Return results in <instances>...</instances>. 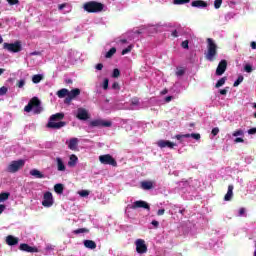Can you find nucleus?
<instances>
[{
	"instance_id": "obj_1",
	"label": "nucleus",
	"mask_w": 256,
	"mask_h": 256,
	"mask_svg": "<svg viewBox=\"0 0 256 256\" xmlns=\"http://www.w3.org/2000/svg\"><path fill=\"white\" fill-rule=\"evenodd\" d=\"M206 43H207V50L204 53L205 59L206 61H210V63H213V61L217 59V55H218L217 43H215V40H213L212 38H207Z\"/></svg>"
},
{
	"instance_id": "obj_2",
	"label": "nucleus",
	"mask_w": 256,
	"mask_h": 256,
	"mask_svg": "<svg viewBox=\"0 0 256 256\" xmlns=\"http://www.w3.org/2000/svg\"><path fill=\"white\" fill-rule=\"evenodd\" d=\"M65 114L64 113H56L52 116H50V120L47 124L48 129H61L62 127H65L67 125V122L61 121V119H64ZM60 121V122H55Z\"/></svg>"
},
{
	"instance_id": "obj_3",
	"label": "nucleus",
	"mask_w": 256,
	"mask_h": 256,
	"mask_svg": "<svg viewBox=\"0 0 256 256\" xmlns=\"http://www.w3.org/2000/svg\"><path fill=\"white\" fill-rule=\"evenodd\" d=\"M24 111L26 113H31V111H34L36 115H39L43 111V107H41V100L37 97H33L28 105L24 107Z\"/></svg>"
},
{
	"instance_id": "obj_4",
	"label": "nucleus",
	"mask_w": 256,
	"mask_h": 256,
	"mask_svg": "<svg viewBox=\"0 0 256 256\" xmlns=\"http://www.w3.org/2000/svg\"><path fill=\"white\" fill-rule=\"evenodd\" d=\"M105 9V5L101 2L90 1L84 4V11L87 13H101Z\"/></svg>"
},
{
	"instance_id": "obj_5",
	"label": "nucleus",
	"mask_w": 256,
	"mask_h": 256,
	"mask_svg": "<svg viewBox=\"0 0 256 256\" xmlns=\"http://www.w3.org/2000/svg\"><path fill=\"white\" fill-rule=\"evenodd\" d=\"M22 167H25V160L20 159V160H14L12 161L8 167H7V172L8 173H17L19 169H22Z\"/></svg>"
},
{
	"instance_id": "obj_6",
	"label": "nucleus",
	"mask_w": 256,
	"mask_h": 256,
	"mask_svg": "<svg viewBox=\"0 0 256 256\" xmlns=\"http://www.w3.org/2000/svg\"><path fill=\"white\" fill-rule=\"evenodd\" d=\"M3 49H6V51H9L10 53H19L21 52V42L16 41L15 43H7L5 42L3 44Z\"/></svg>"
},
{
	"instance_id": "obj_7",
	"label": "nucleus",
	"mask_w": 256,
	"mask_h": 256,
	"mask_svg": "<svg viewBox=\"0 0 256 256\" xmlns=\"http://www.w3.org/2000/svg\"><path fill=\"white\" fill-rule=\"evenodd\" d=\"M99 161L102 165H111L112 167H117V160L113 158L110 154H104L99 156Z\"/></svg>"
},
{
	"instance_id": "obj_8",
	"label": "nucleus",
	"mask_w": 256,
	"mask_h": 256,
	"mask_svg": "<svg viewBox=\"0 0 256 256\" xmlns=\"http://www.w3.org/2000/svg\"><path fill=\"white\" fill-rule=\"evenodd\" d=\"M81 95V90L79 88L72 89L71 91L68 90V97L64 99V103L66 105H69L75 97H79Z\"/></svg>"
},
{
	"instance_id": "obj_9",
	"label": "nucleus",
	"mask_w": 256,
	"mask_h": 256,
	"mask_svg": "<svg viewBox=\"0 0 256 256\" xmlns=\"http://www.w3.org/2000/svg\"><path fill=\"white\" fill-rule=\"evenodd\" d=\"M135 245L137 253H139L140 255L147 253V244H145V240L137 239Z\"/></svg>"
},
{
	"instance_id": "obj_10",
	"label": "nucleus",
	"mask_w": 256,
	"mask_h": 256,
	"mask_svg": "<svg viewBox=\"0 0 256 256\" xmlns=\"http://www.w3.org/2000/svg\"><path fill=\"white\" fill-rule=\"evenodd\" d=\"M132 209H146L147 211H151V206L149 203L143 200H137L132 204Z\"/></svg>"
},
{
	"instance_id": "obj_11",
	"label": "nucleus",
	"mask_w": 256,
	"mask_h": 256,
	"mask_svg": "<svg viewBox=\"0 0 256 256\" xmlns=\"http://www.w3.org/2000/svg\"><path fill=\"white\" fill-rule=\"evenodd\" d=\"M43 207H52L53 206V194L51 192H45L43 201Z\"/></svg>"
},
{
	"instance_id": "obj_12",
	"label": "nucleus",
	"mask_w": 256,
	"mask_h": 256,
	"mask_svg": "<svg viewBox=\"0 0 256 256\" xmlns=\"http://www.w3.org/2000/svg\"><path fill=\"white\" fill-rule=\"evenodd\" d=\"M113 125L111 121H105L101 119L93 120L90 122L91 127H111Z\"/></svg>"
},
{
	"instance_id": "obj_13",
	"label": "nucleus",
	"mask_w": 256,
	"mask_h": 256,
	"mask_svg": "<svg viewBox=\"0 0 256 256\" xmlns=\"http://www.w3.org/2000/svg\"><path fill=\"white\" fill-rule=\"evenodd\" d=\"M227 71V60H221L216 68L217 77H221Z\"/></svg>"
},
{
	"instance_id": "obj_14",
	"label": "nucleus",
	"mask_w": 256,
	"mask_h": 256,
	"mask_svg": "<svg viewBox=\"0 0 256 256\" xmlns=\"http://www.w3.org/2000/svg\"><path fill=\"white\" fill-rule=\"evenodd\" d=\"M77 119L80 121H87L89 119V112L85 108H78L77 109V114H76Z\"/></svg>"
},
{
	"instance_id": "obj_15",
	"label": "nucleus",
	"mask_w": 256,
	"mask_h": 256,
	"mask_svg": "<svg viewBox=\"0 0 256 256\" xmlns=\"http://www.w3.org/2000/svg\"><path fill=\"white\" fill-rule=\"evenodd\" d=\"M20 251H25L26 253H39L38 247L29 246L27 243H22L19 246Z\"/></svg>"
},
{
	"instance_id": "obj_16",
	"label": "nucleus",
	"mask_w": 256,
	"mask_h": 256,
	"mask_svg": "<svg viewBox=\"0 0 256 256\" xmlns=\"http://www.w3.org/2000/svg\"><path fill=\"white\" fill-rule=\"evenodd\" d=\"M157 145L160 147V149H165V147H168L169 149H173V147H175V143L169 140H159L157 142Z\"/></svg>"
},
{
	"instance_id": "obj_17",
	"label": "nucleus",
	"mask_w": 256,
	"mask_h": 256,
	"mask_svg": "<svg viewBox=\"0 0 256 256\" xmlns=\"http://www.w3.org/2000/svg\"><path fill=\"white\" fill-rule=\"evenodd\" d=\"M79 145L78 138H71L68 143V149L71 151H77V146Z\"/></svg>"
},
{
	"instance_id": "obj_18",
	"label": "nucleus",
	"mask_w": 256,
	"mask_h": 256,
	"mask_svg": "<svg viewBox=\"0 0 256 256\" xmlns=\"http://www.w3.org/2000/svg\"><path fill=\"white\" fill-rule=\"evenodd\" d=\"M6 243L13 247V245H17L19 243V238L9 235L6 237Z\"/></svg>"
},
{
	"instance_id": "obj_19",
	"label": "nucleus",
	"mask_w": 256,
	"mask_h": 256,
	"mask_svg": "<svg viewBox=\"0 0 256 256\" xmlns=\"http://www.w3.org/2000/svg\"><path fill=\"white\" fill-rule=\"evenodd\" d=\"M56 165H57L58 171H65L67 169L61 157L56 158Z\"/></svg>"
},
{
	"instance_id": "obj_20",
	"label": "nucleus",
	"mask_w": 256,
	"mask_h": 256,
	"mask_svg": "<svg viewBox=\"0 0 256 256\" xmlns=\"http://www.w3.org/2000/svg\"><path fill=\"white\" fill-rule=\"evenodd\" d=\"M233 185L228 186V191L224 196V201H231L233 199Z\"/></svg>"
},
{
	"instance_id": "obj_21",
	"label": "nucleus",
	"mask_w": 256,
	"mask_h": 256,
	"mask_svg": "<svg viewBox=\"0 0 256 256\" xmlns=\"http://www.w3.org/2000/svg\"><path fill=\"white\" fill-rule=\"evenodd\" d=\"M140 187L141 189H144V191H149L153 189V183L151 181H142Z\"/></svg>"
},
{
	"instance_id": "obj_22",
	"label": "nucleus",
	"mask_w": 256,
	"mask_h": 256,
	"mask_svg": "<svg viewBox=\"0 0 256 256\" xmlns=\"http://www.w3.org/2000/svg\"><path fill=\"white\" fill-rule=\"evenodd\" d=\"M78 161H79V158L77 157V155L75 154L70 155L69 161H68V167H75Z\"/></svg>"
},
{
	"instance_id": "obj_23",
	"label": "nucleus",
	"mask_w": 256,
	"mask_h": 256,
	"mask_svg": "<svg viewBox=\"0 0 256 256\" xmlns=\"http://www.w3.org/2000/svg\"><path fill=\"white\" fill-rule=\"evenodd\" d=\"M56 95L59 99H64V97H69V90L67 88H62L57 91Z\"/></svg>"
},
{
	"instance_id": "obj_24",
	"label": "nucleus",
	"mask_w": 256,
	"mask_h": 256,
	"mask_svg": "<svg viewBox=\"0 0 256 256\" xmlns=\"http://www.w3.org/2000/svg\"><path fill=\"white\" fill-rule=\"evenodd\" d=\"M30 175H32V177H35L36 179H45V174H42L41 171L37 169L30 170Z\"/></svg>"
},
{
	"instance_id": "obj_25",
	"label": "nucleus",
	"mask_w": 256,
	"mask_h": 256,
	"mask_svg": "<svg viewBox=\"0 0 256 256\" xmlns=\"http://www.w3.org/2000/svg\"><path fill=\"white\" fill-rule=\"evenodd\" d=\"M84 246L87 249H97V243H95V241H93V240H85Z\"/></svg>"
},
{
	"instance_id": "obj_26",
	"label": "nucleus",
	"mask_w": 256,
	"mask_h": 256,
	"mask_svg": "<svg viewBox=\"0 0 256 256\" xmlns=\"http://www.w3.org/2000/svg\"><path fill=\"white\" fill-rule=\"evenodd\" d=\"M192 7H207V2L203 1V0H196V1H193L191 3Z\"/></svg>"
},
{
	"instance_id": "obj_27",
	"label": "nucleus",
	"mask_w": 256,
	"mask_h": 256,
	"mask_svg": "<svg viewBox=\"0 0 256 256\" xmlns=\"http://www.w3.org/2000/svg\"><path fill=\"white\" fill-rule=\"evenodd\" d=\"M63 189H64V186H63V184H61V183L55 184V186H54V191H55V193H57L58 195H62Z\"/></svg>"
},
{
	"instance_id": "obj_28",
	"label": "nucleus",
	"mask_w": 256,
	"mask_h": 256,
	"mask_svg": "<svg viewBox=\"0 0 256 256\" xmlns=\"http://www.w3.org/2000/svg\"><path fill=\"white\" fill-rule=\"evenodd\" d=\"M226 81H227V76L220 78L217 81V83L215 84L216 89H219V87H223V85H225Z\"/></svg>"
},
{
	"instance_id": "obj_29",
	"label": "nucleus",
	"mask_w": 256,
	"mask_h": 256,
	"mask_svg": "<svg viewBox=\"0 0 256 256\" xmlns=\"http://www.w3.org/2000/svg\"><path fill=\"white\" fill-rule=\"evenodd\" d=\"M117 53V48L112 47L105 55L106 59H111V57H113V55Z\"/></svg>"
},
{
	"instance_id": "obj_30",
	"label": "nucleus",
	"mask_w": 256,
	"mask_h": 256,
	"mask_svg": "<svg viewBox=\"0 0 256 256\" xmlns=\"http://www.w3.org/2000/svg\"><path fill=\"white\" fill-rule=\"evenodd\" d=\"M233 137H245V132L242 129H238L232 133Z\"/></svg>"
},
{
	"instance_id": "obj_31",
	"label": "nucleus",
	"mask_w": 256,
	"mask_h": 256,
	"mask_svg": "<svg viewBox=\"0 0 256 256\" xmlns=\"http://www.w3.org/2000/svg\"><path fill=\"white\" fill-rule=\"evenodd\" d=\"M10 193L8 192H3L0 194V203L3 202V201H7V199H9L10 197Z\"/></svg>"
},
{
	"instance_id": "obj_32",
	"label": "nucleus",
	"mask_w": 256,
	"mask_h": 256,
	"mask_svg": "<svg viewBox=\"0 0 256 256\" xmlns=\"http://www.w3.org/2000/svg\"><path fill=\"white\" fill-rule=\"evenodd\" d=\"M43 79V76L41 74H36L32 77L33 83H41V80Z\"/></svg>"
},
{
	"instance_id": "obj_33",
	"label": "nucleus",
	"mask_w": 256,
	"mask_h": 256,
	"mask_svg": "<svg viewBox=\"0 0 256 256\" xmlns=\"http://www.w3.org/2000/svg\"><path fill=\"white\" fill-rule=\"evenodd\" d=\"M74 235H79L81 233H89V229L87 228H79L73 231Z\"/></svg>"
},
{
	"instance_id": "obj_34",
	"label": "nucleus",
	"mask_w": 256,
	"mask_h": 256,
	"mask_svg": "<svg viewBox=\"0 0 256 256\" xmlns=\"http://www.w3.org/2000/svg\"><path fill=\"white\" fill-rule=\"evenodd\" d=\"M243 75L238 76L237 80L234 82L233 87H239V85H241V83H243Z\"/></svg>"
},
{
	"instance_id": "obj_35",
	"label": "nucleus",
	"mask_w": 256,
	"mask_h": 256,
	"mask_svg": "<svg viewBox=\"0 0 256 256\" xmlns=\"http://www.w3.org/2000/svg\"><path fill=\"white\" fill-rule=\"evenodd\" d=\"M174 5H185L191 3V0H173Z\"/></svg>"
},
{
	"instance_id": "obj_36",
	"label": "nucleus",
	"mask_w": 256,
	"mask_h": 256,
	"mask_svg": "<svg viewBox=\"0 0 256 256\" xmlns=\"http://www.w3.org/2000/svg\"><path fill=\"white\" fill-rule=\"evenodd\" d=\"M132 50H133V45H129L127 48L122 50L121 54L127 55V53H131Z\"/></svg>"
},
{
	"instance_id": "obj_37",
	"label": "nucleus",
	"mask_w": 256,
	"mask_h": 256,
	"mask_svg": "<svg viewBox=\"0 0 256 256\" xmlns=\"http://www.w3.org/2000/svg\"><path fill=\"white\" fill-rule=\"evenodd\" d=\"M221 5H223V0H215L214 1L215 9H221Z\"/></svg>"
},
{
	"instance_id": "obj_38",
	"label": "nucleus",
	"mask_w": 256,
	"mask_h": 256,
	"mask_svg": "<svg viewBox=\"0 0 256 256\" xmlns=\"http://www.w3.org/2000/svg\"><path fill=\"white\" fill-rule=\"evenodd\" d=\"M244 71H246V73H253V66L246 64L244 66Z\"/></svg>"
},
{
	"instance_id": "obj_39",
	"label": "nucleus",
	"mask_w": 256,
	"mask_h": 256,
	"mask_svg": "<svg viewBox=\"0 0 256 256\" xmlns=\"http://www.w3.org/2000/svg\"><path fill=\"white\" fill-rule=\"evenodd\" d=\"M120 75H121V71H119V69L115 68L113 70L112 77H114V79H117V77H119Z\"/></svg>"
},
{
	"instance_id": "obj_40",
	"label": "nucleus",
	"mask_w": 256,
	"mask_h": 256,
	"mask_svg": "<svg viewBox=\"0 0 256 256\" xmlns=\"http://www.w3.org/2000/svg\"><path fill=\"white\" fill-rule=\"evenodd\" d=\"M103 89L105 90V91H107L108 89H109V79L108 78H105L104 79V82H103Z\"/></svg>"
},
{
	"instance_id": "obj_41",
	"label": "nucleus",
	"mask_w": 256,
	"mask_h": 256,
	"mask_svg": "<svg viewBox=\"0 0 256 256\" xmlns=\"http://www.w3.org/2000/svg\"><path fill=\"white\" fill-rule=\"evenodd\" d=\"M80 197H89V191L88 190H81L79 192Z\"/></svg>"
},
{
	"instance_id": "obj_42",
	"label": "nucleus",
	"mask_w": 256,
	"mask_h": 256,
	"mask_svg": "<svg viewBox=\"0 0 256 256\" xmlns=\"http://www.w3.org/2000/svg\"><path fill=\"white\" fill-rule=\"evenodd\" d=\"M16 86L19 88V89H23V87H25V80H20L18 81V83L16 84Z\"/></svg>"
},
{
	"instance_id": "obj_43",
	"label": "nucleus",
	"mask_w": 256,
	"mask_h": 256,
	"mask_svg": "<svg viewBox=\"0 0 256 256\" xmlns=\"http://www.w3.org/2000/svg\"><path fill=\"white\" fill-rule=\"evenodd\" d=\"M211 134L213 135V137H217V135H219V127L213 128Z\"/></svg>"
},
{
	"instance_id": "obj_44",
	"label": "nucleus",
	"mask_w": 256,
	"mask_h": 256,
	"mask_svg": "<svg viewBox=\"0 0 256 256\" xmlns=\"http://www.w3.org/2000/svg\"><path fill=\"white\" fill-rule=\"evenodd\" d=\"M191 137H192V139H195L196 141H199V139H201V134H199V133H192Z\"/></svg>"
},
{
	"instance_id": "obj_45",
	"label": "nucleus",
	"mask_w": 256,
	"mask_h": 256,
	"mask_svg": "<svg viewBox=\"0 0 256 256\" xmlns=\"http://www.w3.org/2000/svg\"><path fill=\"white\" fill-rule=\"evenodd\" d=\"M183 49H189V40H185L181 43Z\"/></svg>"
},
{
	"instance_id": "obj_46",
	"label": "nucleus",
	"mask_w": 256,
	"mask_h": 256,
	"mask_svg": "<svg viewBox=\"0 0 256 256\" xmlns=\"http://www.w3.org/2000/svg\"><path fill=\"white\" fill-rule=\"evenodd\" d=\"M176 75H177V77H183V75H185V70L184 69H178L176 71Z\"/></svg>"
},
{
	"instance_id": "obj_47",
	"label": "nucleus",
	"mask_w": 256,
	"mask_h": 256,
	"mask_svg": "<svg viewBox=\"0 0 256 256\" xmlns=\"http://www.w3.org/2000/svg\"><path fill=\"white\" fill-rule=\"evenodd\" d=\"M7 94V87L3 86L0 88V96Z\"/></svg>"
},
{
	"instance_id": "obj_48",
	"label": "nucleus",
	"mask_w": 256,
	"mask_h": 256,
	"mask_svg": "<svg viewBox=\"0 0 256 256\" xmlns=\"http://www.w3.org/2000/svg\"><path fill=\"white\" fill-rule=\"evenodd\" d=\"M182 137H185L186 139H189L191 137V134H185V135H176V139L181 140Z\"/></svg>"
},
{
	"instance_id": "obj_49",
	"label": "nucleus",
	"mask_w": 256,
	"mask_h": 256,
	"mask_svg": "<svg viewBox=\"0 0 256 256\" xmlns=\"http://www.w3.org/2000/svg\"><path fill=\"white\" fill-rule=\"evenodd\" d=\"M131 105H139V98H137V97L132 98Z\"/></svg>"
},
{
	"instance_id": "obj_50",
	"label": "nucleus",
	"mask_w": 256,
	"mask_h": 256,
	"mask_svg": "<svg viewBox=\"0 0 256 256\" xmlns=\"http://www.w3.org/2000/svg\"><path fill=\"white\" fill-rule=\"evenodd\" d=\"M234 143H245V140L241 137H237L234 139Z\"/></svg>"
},
{
	"instance_id": "obj_51",
	"label": "nucleus",
	"mask_w": 256,
	"mask_h": 256,
	"mask_svg": "<svg viewBox=\"0 0 256 256\" xmlns=\"http://www.w3.org/2000/svg\"><path fill=\"white\" fill-rule=\"evenodd\" d=\"M9 5H19V0H7Z\"/></svg>"
},
{
	"instance_id": "obj_52",
	"label": "nucleus",
	"mask_w": 256,
	"mask_h": 256,
	"mask_svg": "<svg viewBox=\"0 0 256 256\" xmlns=\"http://www.w3.org/2000/svg\"><path fill=\"white\" fill-rule=\"evenodd\" d=\"M112 89L119 90V89H121V87L119 86V83H118V82H114V83L112 84Z\"/></svg>"
},
{
	"instance_id": "obj_53",
	"label": "nucleus",
	"mask_w": 256,
	"mask_h": 256,
	"mask_svg": "<svg viewBox=\"0 0 256 256\" xmlns=\"http://www.w3.org/2000/svg\"><path fill=\"white\" fill-rule=\"evenodd\" d=\"M95 69H97V71H102V70H103V64H102V63H98V64L95 66Z\"/></svg>"
},
{
	"instance_id": "obj_54",
	"label": "nucleus",
	"mask_w": 256,
	"mask_h": 256,
	"mask_svg": "<svg viewBox=\"0 0 256 256\" xmlns=\"http://www.w3.org/2000/svg\"><path fill=\"white\" fill-rule=\"evenodd\" d=\"M66 7H67V4H66V3H63V4L58 5L59 11H63V9H65Z\"/></svg>"
},
{
	"instance_id": "obj_55",
	"label": "nucleus",
	"mask_w": 256,
	"mask_h": 256,
	"mask_svg": "<svg viewBox=\"0 0 256 256\" xmlns=\"http://www.w3.org/2000/svg\"><path fill=\"white\" fill-rule=\"evenodd\" d=\"M151 225H153L156 229L159 227V221H157V220H153L152 222H151Z\"/></svg>"
},
{
	"instance_id": "obj_56",
	"label": "nucleus",
	"mask_w": 256,
	"mask_h": 256,
	"mask_svg": "<svg viewBox=\"0 0 256 256\" xmlns=\"http://www.w3.org/2000/svg\"><path fill=\"white\" fill-rule=\"evenodd\" d=\"M255 133H256V128H251L248 130L249 135H255Z\"/></svg>"
},
{
	"instance_id": "obj_57",
	"label": "nucleus",
	"mask_w": 256,
	"mask_h": 256,
	"mask_svg": "<svg viewBox=\"0 0 256 256\" xmlns=\"http://www.w3.org/2000/svg\"><path fill=\"white\" fill-rule=\"evenodd\" d=\"M157 215H158V216L165 215V209H159V210L157 211Z\"/></svg>"
},
{
	"instance_id": "obj_58",
	"label": "nucleus",
	"mask_w": 256,
	"mask_h": 256,
	"mask_svg": "<svg viewBox=\"0 0 256 256\" xmlns=\"http://www.w3.org/2000/svg\"><path fill=\"white\" fill-rule=\"evenodd\" d=\"M243 215H245V208H240L239 209V216L243 217Z\"/></svg>"
},
{
	"instance_id": "obj_59",
	"label": "nucleus",
	"mask_w": 256,
	"mask_h": 256,
	"mask_svg": "<svg viewBox=\"0 0 256 256\" xmlns=\"http://www.w3.org/2000/svg\"><path fill=\"white\" fill-rule=\"evenodd\" d=\"M172 37H179V32L177 30L172 31Z\"/></svg>"
},
{
	"instance_id": "obj_60",
	"label": "nucleus",
	"mask_w": 256,
	"mask_h": 256,
	"mask_svg": "<svg viewBox=\"0 0 256 256\" xmlns=\"http://www.w3.org/2000/svg\"><path fill=\"white\" fill-rule=\"evenodd\" d=\"M219 93L220 95H227V89H221Z\"/></svg>"
},
{
	"instance_id": "obj_61",
	"label": "nucleus",
	"mask_w": 256,
	"mask_h": 256,
	"mask_svg": "<svg viewBox=\"0 0 256 256\" xmlns=\"http://www.w3.org/2000/svg\"><path fill=\"white\" fill-rule=\"evenodd\" d=\"M251 49H256V42L252 41L250 44Z\"/></svg>"
},
{
	"instance_id": "obj_62",
	"label": "nucleus",
	"mask_w": 256,
	"mask_h": 256,
	"mask_svg": "<svg viewBox=\"0 0 256 256\" xmlns=\"http://www.w3.org/2000/svg\"><path fill=\"white\" fill-rule=\"evenodd\" d=\"M3 211H5V205L0 204V215L3 213Z\"/></svg>"
},
{
	"instance_id": "obj_63",
	"label": "nucleus",
	"mask_w": 256,
	"mask_h": 256,
	"mask_svg": "<svg viewBox=\"0 0 256 256\" xmlns=\"http://www.w3.org/2000/svg\"><path fill=\"white\" fill-rule=\"evenodd\" d=\"M172 99H173V97L167 96V97H166V102L169 103V101H171Z\"/></svg>"
},
{
	"instance_id": "obj_64",
	"label": "nucleus",
	"mask_w": 256,
	"mask_h": 256,
	"mask_svg": "<svg viewBox=\"0 0 256 256\" xmlns=\"http://www.w3.org/2000/svg\"><path fill=\"white\" fill-rule=\"evenodd\" d=\"M65 83H67V84H72V83H73V80H71V79H66V80H65Z\"/></svg>"
}]
</instances>
